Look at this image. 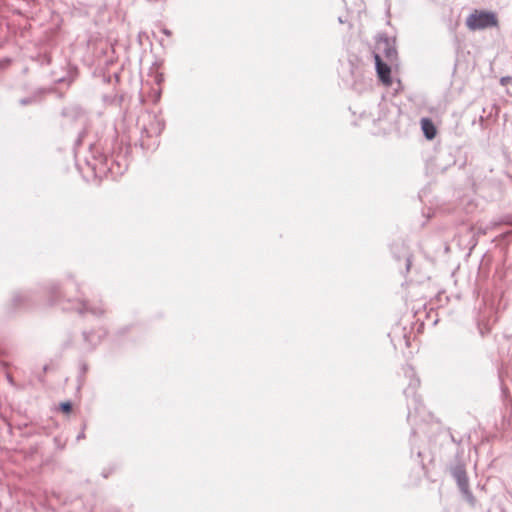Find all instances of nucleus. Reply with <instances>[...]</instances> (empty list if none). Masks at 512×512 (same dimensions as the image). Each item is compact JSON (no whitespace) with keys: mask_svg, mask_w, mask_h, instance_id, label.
<instances>
[{"mask_svg":"<svg viewBox=\"0 0 512 512\" xmlns=\"http://www.w3.org/2000/svg\"><path fill=\"white\" fill-rule=\"evenodd\" d=\"M498 18L495 13L482 12V29L487 27H497Z\"/></svg>","mask_w":512,"mask_h":512,"instance_id":"6","label":"nucleus"},{"mask_svg":"<svg viewBox=\"0 0 512 512\" xmlns=\"http://www.w3.org/2000/svg\"><path fill=\"white\" fill-rule=\"evenodd\" d=\"M467 26L471 30L480 28V13L475 10L467 19Z\"/></svg>","mask_w":512,"mask_h":512,"instance_id":"7","label":"nucleus"},{"mask_svg":"<svg viewBox=\"0 0 512 512\" xmlns=\"http://www.w3.org/2000/svg\"><path fill=\"white\" fill-rule=\"evenodd\" d=\"M477 243H478L477 239H474V238H473V239L470 241V243H469V244L471 245V248H474V247H476Z\"/></svg>","mask_w":512,"mask_h":512,"instance_id":"9","label":"nucleus"},{"mask_svg":"<svg viewBox=\"0 0 512 512\" xmlns=\"http://www.w3.org/2000/svg\"><path fill=\"white\" fill-rule=\"evenodd\" d=\"M163 33L166 34L167 36L171 35V32L168 29H163Z\"/></svg>","mask_w":512,"mask_h":512,"instance_id":"10","label":"nucleus"},{"mask_svg":"<svg viewBox=\"0 0 512 512\" xmlns=\"http://www.w3.org/2000/svg\"><path fill=\"white\" fill-rule=\"evenodd\" d=\"M452 476L456 479L457 484L462 491V493L465 495L466 499L472 503H474L473 497L471 493L468 490V479L466 476V471L461 464H457L454 467L450 468Z\"/></svg>","mask_w":512,"mask_h":512,"instance_id":"1","label":"nucleus"},{"mask_svg":"<svg viewBox=\"0 0 512 512\" xmlns=\"http://www.w3.org/2000/svg\"><path fill=\"white\" fill-rule=\"evenodd\" d=\"M374 59H375V65H376V71L378 74L379 79L385 84V85H391L392 79H391V68L388 63L384 62L382 57L378 53H374Z\"/></svg>","mask_w":512,"mask_h":512,"instance_id":"3","label":"nucleus"},{"mask_svg":"<svg viewBox=\"0 0 512 512\" xmlns=\"http://www.w3.org/2000/svg\"><path fill=\"white\" fill-rule=\"evenodd\" d=\"M60 409L62 410V412L68 414L72 410V404L70 402H63L60 404Z\"/></svg>","mask_w":512,"mask_h":512,"instance_id":"8","label":"nucleus"},{"mask_svg":"<svg viewBox=\"0 0 512 512\" xmlns=\"http://www.w3.org/2000/svg\"><path fill=\"white\" fill-rule=\"evenodd\" d=\"M79 314L91 313L93 315H102L105 309L102 304L92 305L89 301L82 300L79 302V307L76 309Z\"/></svg>","mask_w":512,"mask_h":512,"instance_id":"4","label":"nucleus"},{"mask_svg":"<svg viewBox=\"0 0 512 512\" xmlns=\"http://www.w3.org/2000/svg\"><path fill=\"white\" fill-rule=\"evenodd\" d=\"M421 128L428 140H432L435 138L437 134V130L433 122L428 118L421 119Z\"/></svg>","mask_w":512,"mask_h":512,"instance_id":"5","label":"nucleus"},{"mask_svg":"<svg viewBox=\"0 0 512 512\" xmlns=\"http://www.w3.org/2000/svg\"><path fill=\"white\" fill-rule=\"evenodd\" d=\"M376 50L382 59L385 58L388 63L393 64L397 60V51L394 45L387 39H380L376 44Z\"/></svg>","mask_w":512,"mask_h":512,"instance_id":"2","label":"nucleus"}]
</instances>
